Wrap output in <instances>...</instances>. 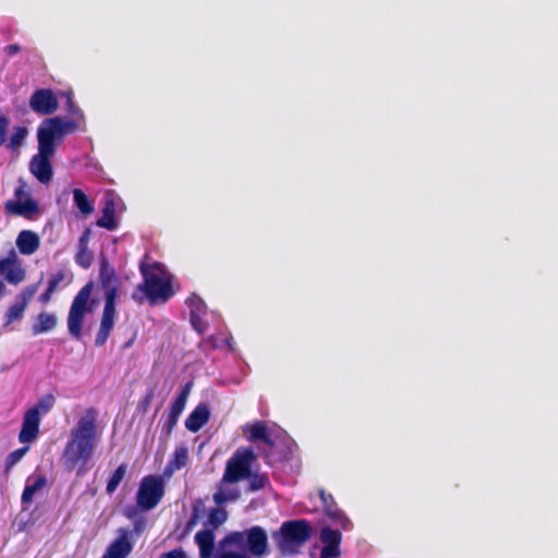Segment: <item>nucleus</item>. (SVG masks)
Returning a JSON list of instances; mask_svg holds the SVG:
<instances>
[{"label":"nucleus","instance_id":"1","mask_svg":"<svg viewBox=\"0 0 558 558\" xmlns=\"http://www.w3.org/2000/svg\"><path fill=\"white\" fill-rule=\"evenodd\" d=\"M253 458L252 450L239 449L228 461L218 490L214 494V501L217 507L208 508L202 500L194 504L191 524L201 523L204 526V530L195 535L201 558L211 557L215 542L214 530L221 525L228 517L221 505L238 499L240 492L235 483L250 475Z\"/></svg>","mask_w":558,"mask_h":558},{"label":"nucleus","instance_id":"2","mask_svg":"<svg viewBox=\"0 0 558 558\" xmlns=\"http://www.w3.org/2000/svg\"><path fill=\"white\" fill-rule=\"evenodd\" d=\"M68 113L69 117L45 119L37 129L38 151L29 161V171L40 183H49L52 179L51 158L57 145L65 135L84 129V113L71 98L68 100Z\"/></svg>","mask_w":558,"mask_h":558},{"label":"nucleus","instance_id":"3","mask_svg":"<svg viewBox=\"0 0 558 558\" xmlns=\"http://www.w3.org/2000/svg\"><path fill=\"white\" fill-rule=\"evenodd\" d=\"M102 436L97 412L86 410L72 427L63 451V459L71 469L84 466L94 456Z\"/></svg>","mask_w":558,"mask_h":558},{"label":"nucleus","instance_id":"4","mask_svg":"<svg viewBox=\"0 0 558 558\" xmlns=\"http://www.w3.org/2000/svg\"><path fill=\"white\" fill-rule=\"evenodd\" d=\"M143 282L133 292V299L143 303L148 300L151 304L165 303L173 294V277L159 264L142 265Z\"/></svg>","mask_w":558,"mask_h":558},{"label":"nucleus","instance_id":"5","mask_svg":"<svg viewBox=\"0 0 558 558\" xmlns=\"http://www.w3.org/2000/svg\"><path fill=\"white\" fill-rule=\"evenodd\" d=\"M267 554V535L258 526L227 535L219 545L216 558H251Z\"/></svg>","mask_w":558,"mask_h":558},{"label":"nucleus","instance_id":"6","mask_svg":"<svg viewBox=\"0 0 558 558\" xmlns=\"http://www.w3.org/2000/svg\"><path fill=\"white\" fill-rule=\"evenodd\" d=\"M93 289L94 284L92 282L85 284L71 304L66 324L70 335L75 339H81L88 317L98 306L99 302L92 298Z\"/></svg>","mask_w":558,"mask_h":558},{"label":"nucleus","instance_id":"7","mask_svg":"<svg viewBox=\"0 0 558 558\" xmlns=\"http://www.w3.org/2000/svg\"><path fill=\"white\" fill-rule=\"evenodd\" d=\"M312 525L305 519L289 520L281 524V553L303 546L312 536Z\"/></svg>","mask_w":558,"mask_h":558},{"label":"nucleus","instance_id":"8","mask_svg":"<svg viewBox=\"0 0 558 558\" xmlns=\"http://www.w3.org/2000/svg\"><path fill=\"white\" fill-rule=\"evenodd\" d=\"M124 211V204L121 197L113 191H107L102 199V216L98 219L97 226L107 230L118 228L117 216Z\"/></svg>","mask_w":558,"mask_h":558},{"label":"nucleus","instance_id":"9","mask_svg":"<svg viewBox=\"0 0 558 558\" xmlns=\"http://www.w3.org/2000/svg\"><path fill=\"white\" fill-rule=\"evenodd\" d=\"M5 210L9 214L32 218L38 211L36 202L31 197L26 190V184L22 183L14 193V199L5 203Z\"/></svg>","mask_w":558,"mask_h":558},{"label":"nucleus","instance_id":"10","mask_svg":"<svg viewBox=\"0 0 558 558\" xmlns=\"http://www.w3.org/2000/svg\"><path fill=\"white\" fill-rule=\"evenodd\" d=\"M162 494L163 486L159 477H144L137 493V504L142 509L149 510L159 502Z\"/></svg>","mask_w":558,"mask_h":558},{"label":"nucleus","instance_id":"11","mask_svg":"<svg viewBox=\"0 0 558 558\" xmlns=\"http://www.w3.org/2000/svg\"><path fill=\"white\" fill-rule=\"evenodd\" d=\"M318 497L323 505L325 515L336 525H339L344 531H350L353 527L352 521L349 517L338 507L336 499L331 493L325 488H318Z\"/></svg>","mask_w":558,"mask_h":558},{"label":"nucleus","instance_id":"12","mask_svg":"<svg viewBox=\"0 0 558 558\" xmlns=\"http://www.w3.org/2000/svg\"><path fill=\"white\" fill-rule=\"evenodd\" d=\"M302 462L296 442L281 429V471L286 472L289 469L291 472L299 474Z\"/></svg>","mask_w":558,"mask_h":558},{"label":"nucleus","instance_id":"13","mask_svg":"<svg viewBox=\"0 0 558 558\" xmlns=\"http://www.w3.org/2000/svg\"><path fill=\"white\" fill-rule=\"evenodd\" d=\"M116 289H109L106 292V302H105V308L102 314V319L100 324V329L98 331V335L96 337V344L101 345L106 342L112 327H113V320H114V302H116Z\"/></svg>","mask_w":558,"mask_h":558},{"label":"nucleus","instance_id":"14","mask_svg":"<svg viewBox=\"0 0 558 558\" xmlns=\"http://www.w3.org/2000/svg\"><path fill=\"white\" fill-rule=\"evenodd\" d=\"M31 109L41 116L52 114L58 109V100L50 89H38L29 99Z\"/></svg>","mask_w":558,"mask_h":558},{"label":"nucleus","instance_id":"15","mask_svg":"<svg viewBox=\"0 0 558 558\" xmlns=\"http://www.w3.org/2000/svg\"><path fill=\"white\" fill-rule=\"evenodd\" d=\"M319 538L324 545L320 551V558H336L340 556V544L342 535L339 530L325 526L320 531Z\"/></svg>","mask_w":558,"mask_h":558},{"label":"nucleus","instance_id":"16","mask_svg":"<svg viewBox=\"0 0 558 558\" xmlns=\"http://www.w3.org/2000/svg\"><path fill=\"white\" fill-rule=\"evenodd\" d=\"M186 303L190 308L191 323L194 329L197 332L203 333L207 329V322L205 319L207 315L206 304L195 294L191 295Z\"/></svg>","mask_w":558,"mask_h":558},{"label":"nucleus","instance_id":"17","mask_svg":"<svg viewBox=\"0 0 558 558\" xmlns=\"http://www.w3.org/2000/svg\"><path fill=\"white\" fill-rule=\"evenodd\" d=\"M40 421L41 418L35 412H25L19 435V440L22 444L28 445L36 440L39 434Z\"/></svg>","mask_w":558,"mask_h":558},{"label":"nucleus","instance_id":"18","mask_svg":"<svg viewBox=\"0 0 558 558\" xmlns=\"http://www.w3.org/2000/svg\"><path fill=\"white\" fill-rule=\"evenodd\" d=\"M15 243L21 254L32 255L38 250L40 240L37 233L23 230L19 233Z\"/></svg>","mask_w":558,"mask_h":558},{"label":"nucleus","instance_id":"19","mask_svg":"<svg viewBox=\"0 0 558 558\" xmlns=\"http://www.w3.org/2000/svg\"><path fill=\"white\" fill-rule=\"evenodd\" d=\"M132 550L129 534L123 532L106 550L102 558H125Z\"/></svg>","mask_w":558,"mask_h":558},{"label":"nucleus","instance_id":"20","mask_svg":"<svg viewBox=\"0 0 558 558\" xmlns=\"http://www.w3.org/2000/svg\"><path fill=\"white\" fill-rule=\"evenodd\" d=\"M209 418V410L205 404L197 405L185 421V426L191 432L199 430Z\"/></svg>","mask_w":558,"mask_h":558},{"label":"nucleus","instance_id":"21","mask_svg":"<svg viewBox=\"0 0 558 558\" xmlns=\"http://www.w3.org/2000/svg\"><path fill=\"white\" fill-rule=\"evenodd\" d=\"M245 437L251 441L262 442L264 446L270 445L269 433L262 423L248 424L243 427Z\"/></svg>","mask_w":558,"mask_h":558},{"label":"nucleus","instance_id":"22","mask_svg":"<svg viewBox=\"0 0 558 558\" xmlns=\"http://www.w3.org/2000/svg\"><path fill=\"white\" fill-rule=\"evenodd\" d=\"M187 460V449L185 447H178L174 450L172 458L169 460L165 469L163 475L167 477H171L174 472L179 471L180 469L186 465Z\"/></svg>","mask_w":558,"mask_h":558},{"label":"nucleus","instance_id":"23","mask_svg":"<svg viewBox=\"0 0 558 558\" xmlns=\"http://www.w3.org/2000/svg\"><path fill=\"white\" fill-rule=\"evenodd\" d=\"M58 323L54 314L43 312L34 320L32 330L34 335H40L52 330Z\"/></svg>","mask_w":558,"mask_h":558},{"label":"nucleus","instance_id":"24","mask_svg":"<svg viewBox=\"0 0 558 558\" xmlns=\"http://www.w3.org/2000/svg\"><path fill=\"white\" fill-rule=\"evenodd\" d=\"M191 389H192V383H187L181 393L177 397V399L173 401L172 405H171V409H170V420L175 423L178 417L181 415V413L183 412L184 408H185V404H186V401H187V398H189V395L191 392Z\"/></svg>","mask_w":558,"mask_h":558},{"label":"nucleus","instance_id":"25","mask_svg":"<svg viewBox=\"0 0 558 558\" xmlns=\"http://www.w3.org/2000/svg\"><path fill=\"white\" fill-rule=\"evenodd\" d=\"M88 241H89V231L86 230L80 238L78 252H77L76 258H75L76 263L84 268L89 267L92 259H93V255L88 251V247H87Z\"/></svg>","mask_w":558,"mask_h":558},{"label":"nucleus","instance_id":"26","mask_svg":"<svg viewBox=\"0 0 558 558\" xmlns=\"http://www.w3.org/2000/svg\"><path fill=\"white\" fill-rule=\"evenodd\" d=\"M46 484L44 477L38 476L35 478H28L24 492L22 494L23 504H31L34 499L35 494L40 490Z\"/></svg>","mask_w":558,"mask_h":558},{"label":"nucleus","instance_id":"27","mask_svg":"<svg viewBox=\"0 0 558 558\" xmlns=\"http://www.w3.org/2000/svg\"><path fill=\"white\" fill-rule=\"evenodd\" d=\"M73 198L75 206L83 215L87 216L94 211V206L89 203L87 196L82 190L75 189L73 191Z\"/></svg>","mask_w":558,"mask_h":558},{"label":"nucleus","instance_id":"28","mask_svg":"<svg viewBox=\"0 0 558 558\" xmlns=\"http://www.w3.org/2000/svg\"><path fill=\"white\" fill-rule=\"evenodd\" d=\"M26 306L15 299V302L8 308L4 319V325L8 326L14 322L22 319Z\"/></svg>","mask_w":558,"mask_h":558},{"label":"nucleus","instance_id":"29","mask_svg":"<svg viewBox=\"0 0 558 558\" xmlns=\"http://www.w3.org/2000/svg\"><path fill=\"white\" fill-rule=\"evenodd\" d=\"M27 133V129L24 126L14 128L10 140H8L7 142L8 148H10L11 150H17L25 141Z\"/></svg>","mask_w":558,"mask_h":558},{"label":"nucleus","instance_id":"30","mask_svg":"<svg viewBox=\"0 0 558 558\" xmlns=\"http://www.w3.org/2000/svg\"><path fill=\"white\" fill-rule=\"evenodd\" d=\"M26 271L22 267L21 262L15 264L10 270L4 275L5 280L11 284H19L25 280Z\"/></svg>","mask_w":558,"mask_h":558},{"label":"nucleus","instance_id":"31","mask_svg":"<svg viewBox=\"0 0 558 558\" xmlns=\"http://www.w3.org/2000/svg\"><path fill=\"white\" fill-rule=\"evenodd\" d=\"M54 398L52 396H46L40 399L33 408L28 409V412H35L38 417L47 414L53 407Z\"/></svg>","mask_w":558,"mask_h":558},{"label":"nucleus","instance_id":"32","mask_svg":"<svg viewBox=\"0 0 558 558\" xmlns=\"http://www.w3.org/2000/svg\"><path fill=\"white\" fill-rule=\"evenodd\" d=\"M126 473V465L125 464H121L120 466H118V469L113 472V474L111 475L108 484H107V492L109 494H112L117 487L120 485V483L122 482L124 475Z\"/></svg>","mask_w":558,"mask_h":558},{"label":"nucleus","instance_id":"33","mask_svg":"<svg viewBox=\"0 0 558 558\" xmlns=\"http://www.w3.org/2000/svg\"><path fill=\"white\" fill-rule=\"evenodd\" d=\"M19 262L15 251H10L8 256L0 258V276H4Z\"/></svg>","mask_w":558,"mask_h":558},{"label":"nucleus","instance_id":"34","mask_svg":"<svg viewBox=\"0 0 558 558\" xmlns=\"http://www.w3.org/2000/svg\"><path fill=\"white\" fill-rule=\"evenodd\" d=\"M38 290V284H31L26 287L17 296L16 300L27 306L28 302Z\"/></svg>","mask_w":558,"mask_h":558},{"label":"nucleus","instance_id":"35","mask_svg":"<svg viewBox=\"0 0 558 558\" xmlns=\"http://www.w3.org/2000/svg\"><path fill=\"white\" fill-rule=\"evenodd\" d=\"M28 447H24L11 452L7 459V470H10L13 465H15L27 452Z\"/></svg>","mask_w":558,"mask_h":558},{"label":"nucleus","instance_id":"36","mask_svg":"<svg viewBox=\"0 0 558 558\" xmlns=\"http://www.w3.org/2000/svg\"><path fill=\"white\" fill-rule=\"evenodd\" d=\"M10 124L9 118L0 111V146L8 142L7 132Z\"/></svg>","mask_w":558,"mask_h":558},{"label":"nucleus","instance_id":"37","mask_svg":"<svg viewBox=\"0 0 558 558\" xmlns=\"http://www.w3.org/2000/svg\"><path fill=\"white\" fill-rule=\"evenodd\" d=\"M56 291V284L52 283V284H49L46 292L43 293L40 296H39V301L41 303H48L51 299V295L53 294V292Z\"/></svg>","mask_w":558,"mask_h":558},{"label":"nucleus","instance_id":"38","mask_svg":"<svg viewBox=\"0 0 558 558\" xmlns=\"http://www.w3.org/2000/svg\"><path fill=\"white\" fill-rule=\"evenodd\" d=\"M160 558H189L183 550L175 549L162 555Z\"/></svg>","mask_w":558,"mask_h":558},{"label":"nucleus","instance_id":"39","mask_svg":"<svg viewBox=\"0 0 558 558\" xmlns=\"http://www.w3.org/2000/svg\"><path fill=\"white\" fill-rule=\"evenodd\" d=\"M64 279H65L64 274L59 272V274L54 275V276L50 279L49 284L54 283V284H56V290H57V289H58V287H59V283H60L61 281H63Z\"/></svg>","mask_w":558,"mask_h":558},{"label":"nucleus","instance_id":"40","mask_svg":"<svg viewBox=\"0 0 558 558\" xmlns=\"http://www.w3.org/2000/svg\"><path fill=\"white\" fill-rule=\"evenodd\" d=\"M264 486V478H255L253 482H252V488L253 489H258L260 487Z\"/></svg>","mask_w":558,"mask_h":558},{"label":"nucleus","instance_id":"41","mask_svg":"<svg viewBox=\"0 0 558 558\" xmlns=\"http://www.w3.org/2000/svg\"><path fill=\"white\" fill-rule=\"evenodd\" d=\"M7 294V288L3 281L0 280V300Z\"/></svg>","mask_w":558,"mask_h":558}]
</instances>
